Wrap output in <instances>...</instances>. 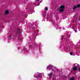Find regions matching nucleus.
Instances as JSON below:
<instances>
[{"label": "nucleus", "mask_w": 80, "mask_h": 80, "mask_svg": "<svg viewBox=\"0 0 80 80\" xmlns=\"http://www.w3.org/2000/svg\"><path fill=\"white\" fill-rule=\"evenodd\" d=\"M34 77L35 78H37L39 80H41L42 78V73H36L34 74Z\"/></svg>", "instance_id": "nucleus-1"}, {"label": "nucleus", "mask_w": 80, "mask_h": 80, "mask_svg": "<svg viewBox=\"0 0 80 80\" xmlns=\"http://www.w3.org/2000/svg\"><path fill=\"white\" fill-rule=\"evenodd\" d=\"M77 65L76 66V67H74L73 68V70L74 71H75L78 68H80V65H79V64H75L73 65Z\"/></svg>", "instance_id": "nucleus-2"}, {"label": "nucleus", "mask_w": 80, "mask_h": 80, "mask_svg": "<svg viewBox=\"0 0 80 80\" xmlns=\"http://www.w3.org/2000/svg\"><path fill=\"white\" fill-rule=\"evenodd\" d=\"M53 67L51 65H50L48 67H47V68H48L49 70H52V69Z\"/></svg>", "instance_id": "nucleus-3"}, {"label": "nucleus", "mask_w": 80, "mask_h": 80, "mask_svg": "<svg viewBox=\"0 0 80 80\" xmlns=\"http://www.w3.org/2000/svg\"><path fill=\"white\" fill-rule=\"evenodd\" d=\"M53 71H54V72H58V69H52Z\"/></svg>", "instance_id": "nucleus-4"}, {"label": "nucleus", "mask_w": 80, "mask_h": 80, "mask_svg": "<svg viewBox=\"0 0 80 80\" xmlns=\"http://www.w3.org/2000/svg\"><path fill=\"white\" fill-rule=\"evenodd\" d=\"M59 11L60 12H63V9L62 8L60 9Z\"/></svg>", "instance_id": "nucleus-5"}, {"label": "nucleus", "mask_w": 80, "mask_h": 80, "mask_svg": "<svg viewBox=\"0 0 80 80\" xmlns=\"http://www.w3.org/2000/svg\"><path fill=\"white\" fill-rule=\"evenodd\" d=\"M60 8H65V6L63 5H62L60 7Z\"/></svg>", "instance_id": "nucleus-6"}, {"label": "nucleus", "mask_w": 80, "mask_h": 80, "mask_svg": "<svg viewBox=\"0 0 80 80\" xmlns=\"http://www.w3.org/2000/svg\"><path fill=\"white\" fill-rule=\"evenodd\" d=\"M9 13V11L8 10H7L5 12V14H8Z\"/></svg>", "instance_id": "nucleus-7"}, {"label": "nucleus", "mask_w": 80, "mask_h": 80, "mask_svg": "<svg viewBox=\"0 0 80 80\" xmlns=\"http://www.w3.org/2000/svg\"><path fill=\"white\" fill-rule=\"evenodd\" d=\"M20 29L19 28H18V33H19L20 34Z\"/></svg>", "instance_id": "nucleus-8"}, {"label": "nucleus", "mask_w": 80, "mask_h": 80, "mask_svg": "<svg viewBox=\"0 0 80 80\" xmlns=\"http://www.w3.org/2000/svg\"><path fill=\"white\" fill-rule=\"evenodd\" d=\"M77 8V7L76 6H74V8H73V9L75 10V9H76V8Z\"/></svg>", "instance_id": "nucleus-9"}, {"label": "nucleus", "mask_w": 80, "mask_h": 80, "mask_svg": "<svg viewBox=\"0 0 80 80\" xmlns=\"http://www.w3.org/2000/svg\"><path fill=\"white\" fill-rule=\"evenodd\" d=\"M70 80H75V78H73V77H72L71 78H70Z\"/></svg>", "instance_id": "nucleus-10"}, {"label": "nucleus", "mask_w": 80, "mask_h": 80, "mask_svg": "<svg viewBox=\"0 0 80 80\" xmlns=\"http://www.w3.org/2000/svg\"><path fill=\"white\" fill-rule=\"evenodd\" d=\"M52 75V73H51L49 74V77L50 78L51 77V76Z\"/></svg>", "instance_id": "nucleus-11"}, {"label": "nucleus", "mask_w": 80, "mask_h": 80, "mask_svg": "<svg viewBox=\"0 0 80 80\" xmlns=\"http://www.w3.org/2000/svg\"><path fill=\"white\" fill-rule=\"evenodd\" d=\"M70 55H73V53H72V52H71L70 53Z\"/></svg>", "instance_id": "nucleus-12"}, {"label": "nucleus", "mask_w": 80, "mask_h": 80, "mask_svg": "<svg viewBox=\"0 0 80 80\" xmlns=\"http://www.w3.org/2000/svg\"><path fill=\"white\" fill-rule=\"evenodd\" d=\"M45 9H46V11H48V8L47 7L45 8Z\"/></svg>", "instance_id": "nucleus-13"}, {"label": "nucleus", "mask_w": 80, "mask_h": 80, "mask_svg": "<svg viewBox=\"0 0 80 80\" xmlns=\"http://www.w3.org/2000/svg\"><path fill=\"white\" fill-rule=\"evenodd\" d=\"M80 4H78L77 5V7H80Z\"/></svg>", "instance_id": "nucleus-14"}, {"label": "nucleus", "mask_w": 80, "mask_h": 80, "mask_svg": "<svg viewBox=\"0 0 80 80\" xmlns=\"http://www.w3.org/2000/svg\"><path fill=\"white\" fill-rule=\"evenodd\" d=\"M23 51L24 52H26V48H24L23 49Z\"/></svg>", "instance_id": "nucleus-15"}, {"label": "nucleus", "mask_w": 80, "mask_h": 80, "mask_svg": "<svg viewBox=\"0 0 80 80\" xmlns=\"http://www.w3.org/2000/svg\"><path fill=\"white\" fill-rule=\"evenodd\" d=\"M62 39H61V40H62V39L64 37H63V36H62Z\"/></svg>", "instance_id": "nucleus-16"}, {"label": "nucleus", "mask_w": 80, "mask_h": 80, "mask_svg": "<svg viewBox=\"0 0 80 80\" xmlns=\"http://www.w3.org/2000/svg\"><path fill=\"white\" fill-rule=\"evenodd\" d=\"M78 68V70H79V71H80V67L79 68Z\"/></svg>", "instance_id": "nucleus-17"}, {"label": "nucleus", "mask_w": 80, "mask_h": 80, "mask_svg": "<svg viewBox=\"0 0 80 80\" xmlns=\"http://www.w3.org/2000/svg\"><path fill=\"white\" fill-rule=\"evenodd\" d=\"M74 31L75 32H77V30H75Z\"/></svg>", "instance_id": "nucleus-18"}, {"label": "nucleus", "mask_w": 80, "mask_h": 80, "mask_svg": "<svg viewBox=\"0 0 80 80\" xmlns=\"http://www.w3.org/2000/svg\"><path fill=\"white\" fill-rule=\"evenodd\" d=\"M72 25L70 26V27H72Z\"/></svg>", "instance_id": "nucleus-19"}, {"label": "nucleus", "mask_w": 80, "mask_h": 80, "mask_svg": "<svg viewBox=\"0 0 80 80\" xmlns=\"http://www.w3.org/2000/svg\"><path fill=\"white\" fill-rule=\"evenodd\" d=\"M36 1H39V0H36Z\"/></svg>", "instance_id": "nucleus-20"}, {"label": "nucleus", "mask_w": 80, "mask_h": 80, "mask_svg": "<svg viewBox=\"0 0 80 80\" xmlns=\"http://www.w3.org/2000/svg\"><path fill=\"white\" fill-rule=\"evenodd\" d=\"M58 10H59V8H58Z\"/></svg>", "instance_id": "nucleus-21"}, {"label": "nucleus", "mask_w": 80, "mask_h": 80, "mask_svg": "<svg viewBox=\"0 0 80 80\" xmlns=\"http://www.w3.org/2000/svg\"><path fill=\"white\" fill-rule=\"evenodd\" d=\"M68 28H70V27H68Z\"/></svg>", "instance_id": "nucleus-22"}, {"label": "nucleus", "mask_w": 80, "mask_h": 80, "mask_svg": "<svg viewBox=\"0 0 80 80\" xmlns=\"http://www.w3.org/2000/svg\"><path fill=\"white\" fill-rule=\"evenodd\" d=\"M13 37H14V36H14V35H13Z\"/></svg>", "instance_id": "nucleus-23"}, {"label": "nucleus", "mask_w": 80, "mask_h": 80, "mask_svg": "<svg viewBox=\"0 0 80 80\" xmlns=\"http://www.w3.org/2000/svg\"><path fill=\"white\" fill-rule=\"evenodd\" d=\"M67 37H68V36H67Z\"/></svg>", "instance_id": "nucleus-24"}, {"label": "nucleus", "mask_w": 80, "mask_h": 80, "mask_svg": "<svg viewBox=\"0 0 80 80\" xmlns=\"http://www.w3.org/2000/svg\"><path fill=\"white\" fill-rule=\"evenodd\" d=\"M10 37H11V35L10 36Z\"/></svg>", "instance_id": "nucleus-25"}]
</instances>
